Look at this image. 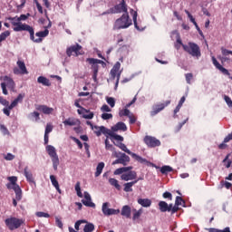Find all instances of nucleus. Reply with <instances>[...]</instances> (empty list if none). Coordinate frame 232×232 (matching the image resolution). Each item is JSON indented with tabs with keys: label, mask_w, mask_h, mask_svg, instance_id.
Returning a JSON list of instances; mask_svg holds the SVG:
<instances>
[{
	"label": "nucleus",
	"mask_w": 232,
	"mask_h": 232,
	"mask_svg": "<svg viewBox=\"0 0 232 232\" xmlns=\"http://www.w3.org/2000/svg\"><path fill=\"white\" fill-rule=\"evenodd\" d=\"M0 130L5 135H10V131L5 125H0Z\"/></svg>",
	"instance_id": "13d9d810"
},
{
	"label": "nucleus",
	"mask_w": 232,
	"mask_h": 232,
	"mask_svg": "<svg viewBox=\"0 0 232 232\" xmlns=\"http://www.w3.org/2000/svg\"><path fill=\"white\" fill-rule=\"evenodd\" d=\"M1 88L4 95H8V91L6 90V83H1Z\"/></svg>",
	"instance_id": "338daca9"
},
{
	"label": "nucleus",
	"mask_w": 232,
	"mask_h": 232,
	"mask_svg": "<svg viewBox=\"0 0 232 232\" xmlns=\"http://www.w3.org/2000/svg\"><path fill=\"white\" fill-rule=\"evenodd\" d=\"M107 103L111 106V108H113L115 106V99L111 97L107 98Z\"/></svg>",
	"instance_id": "bf43d9fd"
},
{
	"label": "nucleus",
	"mask_w": 232,
	"mask_h": 232,
	"mask_svg": "<svg viewBox=\"0 0 232 232\" xmlns=\"http://www.w3.org/2000/svg\"><path fill=\"white\" fill-rule=\"evenodd\" d=\"M133 216H132V220H139V218H140L141 215H142V208H140L139 210L137 209H133Z\"/></svg>",
	"instance_id": "37998d69"
},
{
	"label": "nucleus",
	"mask_w": 232,
	"mask_h": 232,
	"mask_svg": "<svg viewBox=\"0 0 232 232\" xmlns=\"http://www.w3.org/2000/svg\"><path fill=\"white\" fill-rule=\"evenodd\" d=\"M36 217H38L39 218H50V214L46 212H36Z\"/></svg>",
	"instance_id": "3c124183"
},
{
	"label": "nucleus",
	"mask_w": 232,
	"mask_h": 232,
	"mask_svg": "<svg viewBox=\"0 0 232 232\" xmlns=\"http://www.w3.org/2000/svg\"><path fill=\"white\" fill-rule=\"evenodd\" d=\"M182 47L185 52L189 53V55H192V57H197L198 59V57L201 55L200 47H198V45L195 43H188V45L183 44Z\"/></svg>",
	"instance_id": "423d86ee"
},
{
	"label": "nucleus",
	"mask_w": 232,
	"mask_h": 232,
	"mask_svg": "<svg viewBox=\"0 0 232 232\" xmlns=\"http://www.w3.org/2000/svg\"><path fill=\"white\" fill-rule=\"evenodd\" d=\"M222 55L227 56L232 55V51L225 49L224 47L221 48Z\"/></svg>",
	"instance_id": "6e6d98bb"
},
{
	"label": "nucleus",
	"mask_w": 232,
	"mask_h": 232,
	"mask_svg": "<svg viewBox=\"0 0 232 232\" xmlns=\"http://www.w3.org/2000/svg\"><path fill=\"white\" fill-rule=\"evenodd\" d=\"M81 224H88V221L85 219H81L75 222L74 228L76 231H79V227H81Z\"/></svg>",
	"instance_id": "de8ad7c7"
},
{
	"label": "nucleus",
	"mask_w": 232,
	"mask_h": 232,
	"mask_svg": "<svg viewBox=\"0 0 232 232\" xmlns=\"http://www.w3.org/2000/svg\"><path fill=\"white\" fill-rule=\"evenodd\" d=\"M138 204L142 208H150L151 206V199L150 198H139Z\"/></svg>",
	"instance_id": "f704fd0d"
},
{
	"label": "nucleus",
	"mask_w": 232,
	"mask_h": 232,
	"mask_svg": "<svg viewBox=\"0 0 232 232\" xmlns=\"http://www.w3.org/2000/svg\"><path fill=\"white\" fill-rule=\"evenodd\" d=\"M72 140H74V142L77 144V146L80 150H82V142H81V140L79 139L73 138Z\"/></svg>",
	"instance_id": "69168bd1"
},
{
	"label": "nucleus",
	"mask_w": 232,
	"mask_h": 232,
	"mask_svg": "<svg viewBox=\"0 0 232 232\" xmlns=\"http://www.w3.org/2000/svg\"><path fill=\"white\" fill-rule=\"evenodd\" d=\"M136 102L137 96H135L132 101L125 106V109L120 111L121 117H133V114L131 113V111H130V110H128V108H130V106H131L132 104H135Z\"/></svg>",
	"instance_id": "4468645a"
},
{
	"label": "nucleus",
	"mask_w": 232,
	"mask_h": 232,
	"mask_svg": "<svg viewBox=\"0 0 232 232\" xmlns=\"http://www.w3.org/2000/svg\"><path fill=\"white\" fill-rule=\"evenodd\" d=\"M64 126H80L81 121L78 119L69 118L63 121Z\"/></svg>",
	"instance_id": "c756f323"
},
{
	"label": "nucleus",
	"mask_w": 232,
	"mask_h": 232,
	"mask_svg": "<svg viewBox=\"0 0 232 232\" xmlns=\"http://www.w3.org/2000/svg\"><path fill=\"white\" fill-rule=\"evenodd\" d=\"M163 198H168L169 200H173V195L170 192H164L162 195Z\"/></svg>",
	"instance_id": "5fc2aeb1"
},
{
	"label": "nucleus",
	"mask_w": 232,
	"mask_h": 232,
	"mask_svg": "<svg viewBox=\"0 0 232 232\" xmlns=\"http://www.w3.org/2000/svg\"><path fill=\"white\" fill-rule=\"evenodd\" d=\"M51 183L53 184V188H55L56 191L61 195L63 193V190H61V188L59 187V181H57V179L54 175L50 176Z\"/></svg>",
	"instance_id": "473e14b6"
},
{
	"label": "nucleus",
	"mask_w": 232,
	"mask_h": 232,
	"mask_svg": "<svg viewBox=\"0 0 232 232\" xmlns=\"http://www.w3.org/2000/svg\"><path fill=\"white\" fill-rule=\"evenodd\" d=\"M229 155L230 154H227L226 157H225V159L223 160V164H225V167L227 168V169H229V168H231V164H232V161H231V160H229Z\"/></svg>",
	"instance_id": "49530a36"
},
{
	"label": "nucleus",
	"mask_w": 232,
	"mask_h": 232,
	"mask_svg": "<svg viewBox=\"0 0 232 232\" xmlns=\"http://www.w3.org/2000/svg\"><path fill=\"white\" fill-rule=\"evenodd\" d=\"M16 64L18 67H14L13 69L14 75H28V70L26 69V64H24V62L18 60Z\"/></svg>",
	"instance_id": "1a4fd4ad"
},
{
	"label": "nucleus",
	"mask_w": 232,
	"mask_h": 232,
	"mask_svg": "<svg viewBox=\"0 0 232 232\" xmlns=\"http://www.w3.org/2000/svg\"><path fill=\"white\" fill-rule=\"evenodd\" d=\"M104 162H100L96 167V172L94 173V177H101V174L102 173V169H104Z\"/></svg>",
	"instance_id": "58836bf2"
},
{
	"label": "nucleus",
	"mask_w": 232,
	"mask_h": 232,
	"mask_svg": "<svg viewBox=\"0 0 232 232\" xmlns=\"http://www.w3.org/2000/svg\"><path fill=\"white\" fill-rule=\"evenodd\" d=\"M37 110L44 113V115H50L53 112V108H50L46 105H40L38 106Z\"/></svg>",
	"instance_id": "2f4dec72"
},
{
	"label": "nucleus",
	"mask_w": 232,
	"mask_h": 232,
	"mask_svg": "<svg viewBox=\"0 0 232 232\" xmlns=\"http://www.w3.org/2000/svg\"><path fill=\"white\" fill-rule=\"evenodd\" d=\"M66 53L68 57H72V55H75V57H79V55H82L84 51H82V46L79 44L72 45L67 48Z\"/></svg>",
	"instance_id": "6e6552de"
},
{
	"label": "nucleus",
	"mask_w": 232,
	"mask_h": 232,
	"mask_svg": "<svg viewBox=\"0 0 232 232\" xmlns=\"http://www.w3.org/2000/svg\"><path fill=\"white\" fill-rule=\"evenodd\" d=\"M74 105L79 108L77 111L79 115H82V117H93V112H89L88 110L81 107L78 102H75Z\"/></svg>",
	"instance_id": "393cba45"
},
{
	"label": "nucleus",
	"mask_w": 232,
	"mask_h": 232,
	"mask_svg": "<svg viewBox=\"0 0 232 232\" xmlns=\"http://www.w3.org/2000/svg\"><path fill=\"white\" fill-rule=\"evenodd\" d=\"M92 130L97 137H101L102 135H105L108 139V134L110 133V129L104 127V126H94L92 127Z\"/></svg>",
	"instance_id": "2eb2a0df"
},
{
	"label": "nucleus",
	"mask_w": 232,
	"mask_h": 232,
	"mask_svg": "<svg viewBox=\"0 0 232 232\" xmlns=\"http://www.w3.org/2000/svg\"><path fill=\"white\" fill-rule=\"evenodd\" d=\"M130 15H132V19H133V23H134V26L137 30H140V27H139V24H137V11L130 9Z\"/></svg>",
	"instance_id": "79ce46f5"
},
{
	"label": "nucleus",
	"mask_w": 232,
	"mask_h": 232,
	"mask_svg": "<svg viewBox=\"0 0 232 232\" xmlns=\"http://www.w3.org/2000/svg\"><path fill=\"white\" fill-rule=\"evenodd\" d=\"M83 195L85 198L82 200L83 206H86L87 208H95V203L92 202V196H90V193L85 191Z\"/></svg>",
	"instance_id": "4be33fe9"
},
{
	"label": "nucleus",
	"mask_w": 232,
	"mask_h": 232,
	"mask_svg": "<svg viewBox=\"0 0 232 232\" xmlns=\"http://www.w3.org/2000/svg\"><path fill=\"white\" fill-rule=\"evenodd\" d=\"M48 34H50V31H48V29H45L44 31H40L35 34L36 37L38 38L35 39V36H34V39H31V41H34V43H42V37H47Z\"/></svg>",
	"instance_id": "b1692460"
},
{
	"label": "nucleus",
	"mask_w": 232,
	"mask_h": 232,
	"mask_svg": "<svg viewBox=\"0 0 232 232\" xmlns=\"http://www.w3.org/2000/svg\"><path fill=\"white\" fill-rule=\"evenodd\" d=\"M137 182H139V179H135L133 181L124 183L123 191H125V193H131V191H133V186H135Z\"/></svg>",
	"instance_id": "cd10ccee"
},
{
	"label": "nucleus",
	"mask_w": 232,
	"mask_h": 232,
	"mask_svg": "<svg viewBox=\"0 0 232 232\" xmlns=\"http://www.w3.org/2000/svg\"><path fill=\"white\" fill-rule=\"evenodd\" d=\"M105 150H110L111 151H115L113 145L110 144L108 138L105 140Z\"/></svg>",
	"instance_id": "09e8293b"
},
{
	"label": "nucleus",
	"mask_w": 232,
	"mask_h": 232,
	"mask_svg": "<svg viewBox=\"0 0 232 232\" xmlns=\"http://www.w3.org/2000/svg\"><path fill=\"white\" fill-rule=\"evenodd\" d=\"M9 183L6 184L7 189H13L15 193V198L19 202L23 199V189L17 185V177L11 176L7 178Z\"/></svg>",
	"instance_id": "f03ea898"
},
{
	"label": "nucleus",
	"mask_w": 232,
	"mask_h": 232,
	"mask_svg": "<svg viewBox=\"0 0 232 232\" xmlns=\"http://www.w3.org/2000/svg\"><path fill=\"white\" fill-rule=\"evenodd\" d=\"M130 157H132V159H135V160L140 162V164H146L147 166H153V163L148 161V160L137 155L136 153L132 152V155H130Z\"/></svg>",
	"instance_id": "a878e982"
},
{
	"label": "nucleus",
	"mask_w": 232,
	"mask_h": 232,
	"mask_svg": "<svg viewBox=\"0 0 232 232\" xmlns=\"http://www.w3.org/2000/svg\"><path fill=\"white\" fill-rule=\"evenodd\" d=\"M229 140H232V132L229 133V134L224 139V142H229Z\"/></svg>",
	"instance_id": "774afa93"
},
{
	"label": "nucleus",
	"mask_w": 232,
	"mask_h": 232,
	"mask_svg": "<svg viewBox=\"0 0 232 232\" xmlns=\"http://www.w3.org/2000/svg\"><path fill=\"white\" fill-rule=\"evenodd\" d=\"M89 64H91V69L93 72L92 79L94 82H97V73H99V64H104L102 60L95 59V58H87L86 60Z\"/></svg>",
	"instance_id": "0eeeda50"
},
{
	"label": "nucleus",
	"mask_w": 232,
	"mask_h": 232,
	"mask_svg": "<svg viewBox=\"0 0 232 232\" xmlns=\"http://www.w3.org/2000/svg\"><path fill=\"white\" fill-rule=\"evenodd\" d=\"M188 119L187 118L182 122L179 123V125L176 127V132H178L179 130H182V126L188 122Z\"/></svg>",
	"instance_id": "4d7b16f0"
},
{
	"label": "nucleus",
	"mask_w": 232,
	"mask_h": 232,
	"mask_svg": "<svg viewBox=\"0 0 232 232\" xmlns=\"http://www.w3.org/2000/svg\"><path fill=\"white\" fill-rule=\"evenodd\" d=\"M171 171H173V168L168 165L162 166L160 168V173H162V175H168L169 173H171Z\"/></svg>",
	"instance_id": "c03bdc74"
},
{
	"label": "nucleus",
	"mask_w": 232,
	"mask_h": 232,
	"mask_svg": "<svg viewBox=\"0 0 232 232\" xmlns=\"http://www.w3.org/2000/svg\"><path fill=\"white\" fill-rule=\"evenodd\" d=\"M185 77L188 84H191V79H193V73H187Z\"/></svg>",
	"instance_id": "0e129e2a"
},
{
	"label": "nucleus",
	"mask_w": 232,
	"mask_h": 232,
	"mask_svg": "<svg viewBox=\"0 0 232 232\" xmlns=\"http://www.w3.org/2000/svg\"><path fill=\"white\" fill-rule=\"evenodd\" d=\"M211 59H212V63H213L214 66L217 68V70H219V72L221 73H224V75H229V71H227V69L224 68L218 63V61H217V58H215V56H212Z\"/></svg>",
	"instance_id": "5701e85b"
},
{
	"label": "nucleus",
	"mask_w": 232,
	"mask_h": 232,
	"mask_svg": "<svg viewBox=\"0 0 232 232\" xmlns=\"http://www.w3.org/2000/svg\"><path fill=\"white\" fill-rule=\"evenodd\" d=\"M84 232H93L95 231V225L93 223H86V225L83 227Z\"/></svg>",
	"instance_id": "a18cd8bd"
},
{
	"label": "nucleus",
	"mask_w": 232,
	"mask_h": 232,
	"mask_svg": "<svg viewBox=\"0 0 232 232\" xmlns=\"http://www.w3.org/2000/svg\"><path fill=\"white\" fill-rule=\"evenodd\" d=\"M55 224L60 229H63V221L59 218H55Z\"/></svg>",
	"instance_id": "e2e57ef3"
},
{
	"label": "nucleus",
	"mask_w": 232,
	"mask_h": 232,
	"mask_svg": "<svg viewBox=\"0 0 232 232\" xmlns=\"http://www.w3.org/2000/svg\"><path fill=\"white\" fill-rule=\"evenodd\" d=\"M108 137H111V139H114V140H119L120 142H122L124 140V137L116 134L115 132L111 131V130H109Z\"/></svg>",
	"instance_id": "c9c22d12"
},
{
	"label": "nucleus",
	"mask_w": 232,
	"mask_h": 232,
	"mask_svg": "<svg viewBox=\"0 0 232 232\" xmlns=\"http://www.w3.org/2000/svg\"><path fill=\"white\" fill-rule=\"evenodd\" d=\"M46 151L52 159L53 162V168L54 171H57V168H59V156L57 155V150H55V147L52 145L46 146Z\"/></svg>",
	"instance_id": "39448f33"
},
{
	"label": "nucleus",
	"mask_w": 232,
	"mask_h": 232,
	"mask_svg": "<svg viewBox=\"0 0 232 232\" xmlns=\"http://www.w3.org/2000/svg\"><path fill=\"white\" fill-rule=\"evenodd\" d=\"M133 24V21L130 18V14H123L121 18H118L113 26V30H124L130 28Z\"/></svg>",
	"instance_id": "7ed1b4c3"
},
{
	"label": "nucleus",
	"mask_w": 232,
	"mask_h": 232,
	"mask_svg": "<svg viewBox=\"0 0 232 232\" xmlns=\"http://www.w3.org/2000/svg\"><path fill=\"white\" fill-rule=\"evenodd\" d=\"M37 82H39V84H43L44 86H52L50 80H48V78L44 76H39L37 79Z\"/></svg>",
	"instance_id": "4c0bfd02"
},
{
	"label": "nucleus",
	"mask_w": 232,
	"mask_h": 232,
	"mask_svg": "<svg viewBox=\"0 0 232 232\" xmlns=\"http://www.w3.org/2000/svg\"><path fill=\"white\" fill-rule=\"evenodd\" d=\"M102 211L105 217H111V215H119L121 213V209L110 208L109 202L102 204Z\"/></svg>",
	"instance_id": "9d476101"
},
{
	"label": "nucleus",
	"mask_w": 232,
	"mask_h": 232,
	"mask_svg": "<svg viewBox=\"0 0 232 232\" xmlns=\"http://www.w3.org/2000/svg\"><path fill=\"white\" fill-rule=\"evenodd\" d=\"M119 159L115 160L112 162V166L115 164H121L122 166H128V162H130V156L126 155V153H120Z\"/></svg>",
	"instance_id": "dca6fc26"
},
{
	"label": "nucleus",
	"mask_w": 232,
	"mask_h": 232,
	"mask_svg": "<svg viewBox=\"0 0 232 232\" xmlns=\"http://www.w3.org/2000/svg\"><path fill=\"white\" fill-rule=\"evenodd\" d=\"M111 131L114 133L117 131H128V127L126 126V123L119 121L111 127Z\"/></svg>",
	"instance_id": "aec40b11"
},
{
	"label": "nucleus",
	"mask_w": 232,
	"mask_h": 232,
	"mask_svg": "<svg viewBox=\"0 0 232 232\" xmlns=\"http://www.w3.org/2000/svg\"><path fill=\"white\" fill-rule=\"evenodd\" d=\"M24 175L26 178V180L30 184H35V179H34V175L32 174L31 171L28 170V167H25L24 169Z\"/></svg>",
	"instance_id": "c85d7f7f"
},
{
	"label": "nucleus",
	"mask_w": 232,
	"mask_h": 232,
	"mask_svg": "<svg viewBox=\"0 0 232 232\" xmlns=\"http://www.w3.org/2000/svg\"><path fill=\"white\" fill-rule=\"evenodd\" d=\"M53 130V126H52V124L47 123L46 127H45V134L48 135L49 133H52Z\"/></svg>",
	"instance_id": "864d4df0"
},
{
	"label": "nucleus",
	"mask_w": 232,
	"mask_h": 232,
	"mask_svg": "<svg viewBox=\"0 0 232 232\" xmlns=\"http://www.w3.org/2000/svg\"><path fill=\"white\" fill-rule=\"evenodd\" d=\"M26 19H28V16H26V14H21L20 16L10 17L9 21H11V24L14 25V32H29L30 39L34 40V27L26 24L21 23V21H26Z\"/></svg>",
	"instance_id": "f257e3e1"
},
{
	"label": "nucleus",
	"mask_w": 232,
	"mask_h": 232,
	"mask_svg": "<svg viewBox=\"0 0 232 232\" xmlns=\"http://www.w3.org/2000/svg\"><path fill=\"white\" fill-rule=\"evenodd\" d=\"M109 183L111 184V186H113L116 189H118V191H121V185L119 184V180H117L116 179L111 178L109 179Z\"/></svg>",
	"instance_id": "a19ab883"
},
{
	"label": "nucleus",
	"mask_w": 232,
	"mask_h": 232,
	"mask_svg": "<svg viewBox=\"0 0 232 232\" xmlns=\"http://www.w3.org/2000/svg\"><path fill=\"white\" fill-rule=\"evenodd\" d=\"M4 81H5L4 83H5V86H7L9 90H14L15 88V82H14V79L8 76H5Z\"/></svg>",
	"instance_id": "7c9ffc66"
},
{
	"label": "nucleus",
	"mask_w": 232,
	"mask_h": 232,
	"mask_svg": "<svg viewBox=\"0 0 232 232\" xmlns=\"http://www.w3.org/2000/svg\"><path fill=\"white\" fill-rule=\"evenodd\" d=\"M4 159H5V160H14V159H15V156H14V154H12V153H7V154L4 157Z\"/></svg>",
	"instance_id": "680f3d73"
},
{
	"label": "nucleus",
	"mask_w": 232,
	"mask_h": 232,
	"mask_svg": "<svg viewBox=\"0 0 232 232\" xmlns=\"http://www.w3.org/2000/svg\"><path fill=\"white\" fill-rule=\"evenodd\" d=\"M185 14H187L188 19H190V23H193V24H197V21H195V18L193 17L191 13H189V11L185 10Z\"/></svg>",
	"instance_id": "603ef678"
},
{
	"label": "nucleus",
	"mask_w": 232,
	"mask_h": 232,
	"mask_svg": "<svg viewBox=\"0 0 232 232\" xmlns=\"http://www.w3.org/2000/svg\"><path fill=\"white\" fill-rule=\"evenodd\" d=\"M170 103H171V101H167L164 103H160V104L155 105L152 109L150 115L153 116V115H157V113H160V111H162V110H164V108L166 106H169V104H170Z\"/></svg>",
	"instance_id": "6ab92c4d"
},
{
	"label": "nucleus",
	"mask_w": 232,
	"mask_h": 232,
	"mask_svg": "<svg viewBox=\"0 0 232 232\" xmlns=\"http://www.w3.org/2000/svg\"><path fill=\"white\" fill-rule=\"evenodd\" d=\"M116 146L120 148V150H121L122 151H125V153H127L128 155H133V152H131V150H130L128 147H126V144L121 142L120 144H116Z\"/></svg>",
	"instance_id": "ea45409f"
},
{
	"label": "nucleus",
	"mask_w": 232,
	"mask_h": 232,
	"mask_svg": "<svg viewBox=\"0 0 232 232\" xmlns=\"http://www.w3.org/2000/svg\"><path fill=\"white\" fill-rule=\"evenodd\" d=\"M179 206H186V201H184V199L180 196L176 197L175 205H172V215H175V213L180 210V208H179Z\"/></svg>",
	"instance_id": "a211bd4d"
},
{
	"label": "nucleus",
	"mask_w": 232,
	"mask_h": 232,
	"mask_svg": "<svg viewBox=\"0 0 232 232\" xmlns=\"http://www.w3.org/2000/svg\"><path fill=\"white\" fill-rule=\"evenodd\" d=\"M121 63L117 62L112 69L111 70V79H115L117 77L115 90H117V86H119V79H121Z\"/></svg>",
	"instance_id": "f8f14e48"
},
{
	"label": "nucleus",
	"mask_w": 232,
	"mask_h": 232,
	"mask_svg": "<svg viewBox=\"0 0 232 232\" xmlns=\"http://www.w3.org/2000/svg\"><path fill=\"white\" fill-rule=\"evenodd\" d=\"M225 102H227V106L229 108H232V101L231 98H229V96L225 95L224 96Z\"/></svg>",
	"instance_id": "052dcab7"
},
{
	"label": "nucleus",
	"mask_w": 232,
	"mask_h": 232,
	"mask_svg": "<svg viewBox=\"0 0 232 232\" xmlns=\"http://www.w3.org/2000/svg\"><path fill=\"white\" fill-rule=\"evenodd\" d=\"M159 209L161 213H166V211H168L169 213L170 212L171 215H173V204L168 205L166 201H160Z\"/></svg>",
	"instance_id": "f3484780"
},
{
	"label": "nucleus",
	"mask_w": 232,
	"mask_h": 232,
	"mask_svg": "<svg viewBox=\"0 0 232 232\" xmlns=\"http://www.w3.org/2000/svg\"><path fill=\"white\" fill-rule=\"evenodd\" d=\"M208 231L209 232H229V227H225L223 230H220L218 228L210 227V228H208Z\"/></svg>",
	"instance_id": "8fccbe9b"
},
{
	"label": "nucleus",
	"mask_w": 232,
	"mask_h": 232,
	"mask_svg": "<svg viewBox=\"0 0 232 232\" xmlns=\"http://www.w3.org/2000/svg\"><path fill=\"white\" fill-rule=\"evenodd\" d=\"M131 169H133L132 166L119 168L114 170V175H122V173H128V171H131Z\"/></svg>",
	"instance_id": "72a5a7b5"
},
{
	"label": "nucleus",
	"mask_w": 232,
	"mask_h": 232,
	"mask_svg": "<svg viewBox=\"0 0 232 232\" xmlns=\"http://www.w3.org/2000/svg\"><path fill=\"white\" fill-rule=\"evenodd\" d=\"M24 98V95L19 94L17 98L9 105V110H13V108H15L19 102H23V99Z\"/></svg>",
	"instance_id": "e433bc0d"
},
{
	"label": "nucleus",
	"mask_w": 232,
	"mask_h": 232,
	"mask_svg": "<svg viewBox=\"0 0 232 232\" xmlns=\"http://www.w3.org/2000/svg\"><path fill=\"white\" fill-rule=\"evenodd\" d=\"M5 226H7L10 231L19 229L23 224H24V219L17 218L15 217L8 218L5 220Z\"/></svg>",
	"instance_id": "20e7f679"
},
{
	"label": "nucleus",
	"mask_w": 232,
	"mask_h": 232,
	"mask_svg": "<svg viewBox=\"0 0 232 232\" xmlns=\"http://www.w3.org/2000/svg\"><path fill=\"white\" fill-rule=\"evenodd\" d=\"M121 215V217H125L126 218H131V207L128 205L123 206Z\"/></svg>",
	"instance_id": "bb28decb"
},
{
	"label": "nucleus",
	"mask_w": 232,
	"mask_h": 232,
	"mask_svg": "<svg viewBox=\"0 0 232 232\" xmlns=\"http://www.w3.org/2000/svg\"><path fill=\"white\" fill-rule=\"evenodd\" d=\"M121 180H125V182H128V180H135L137 179V172L134 170H129L128 173H124L121 176Z\"/></svg>",
	"instance_id": "412c9836"
},
{
	"label": "nucleus",
	"mask_w": 232,
	"mask_h": 232,
	"mask_svg": "<svg viewBox=\"0 0 232 232\" xmlns=\"http://www.w3.org/2000/svg\"><path fill=\"white\" fill-rule=\"evenodd\" d=\"M128 14V7L126 6V2L122 0L121 3L116 5L112 9H111V14Z\"/></svg>",
	"instance_id": "ddd939ff"
},
{
	"label": "nucleus",
	"mask_w": 232,
	"mask_h": 232,
	"mask_svg": "<svg viewBox=\"0 0 232 232\" xmlns=\"http://www.w3.org/2000/svg\"><path fill=\"white\" fill-rule=\"evenodd\" d=\"M143 141L148 148H157L160 146V140L152 136H145Z\"/></svg>",
	"instance_id": "9b49d317"
}]
</instances>
